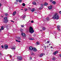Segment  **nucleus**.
<instances>
[{
  "mask_svg": "<svg viewBox=\"0 0 61 61\" xmlns=\"http://www.w3.org/2000/svg\"><path fill=\"white\" fill-rule=\"evenodd\" d=\"M52 18L54 19H56V20H58L59 19V17L58 14L57 13H55L53 15V16L52 17Z\"/></svg>",
  "mask_w": 61,
  "mask_h": 61,
  "instance_id": "nucleus-1",
  "label": "nucleus"
},
{
  "mask_svg": "<svg viewBox=\"0 0 61 61\" xmlns=\"http://www.w3.org/2000/svg\"><path fill=\"white\" fill-rule=\"evenodd\" d=\"M29 32L30 33H33L34 32V30L32 27H30Z\"/></svg>",
  "mask_w": 61,
  "mask_h": 61,
  "instance_id": "nucleus-2",
  "label": "nucleus"
},
{
  "mask_svg": "<svg viewBox=\"0 0 61 61\" xmlns=\"http://www.w3.org/2000/svg\"><path fill=\"white\" fill-rule=\"evenodd\" d=\"M4 22L5 23H7L8 22V20H7V17H5L4 18Z\"/></svg>",
  "mask_w": 61,
  "mask_h": 61,
  "instance_id": "nucleus-3",
  "label": "nucleus"
},
{
  "mask_svg": "<svg viewBox=\"0 0 61 61\" xmlns=\"http://www.w3.org/2000/svg\"><path fill=\"white\" fill-rule=\"evenodd\" d=\"M22 59V58L20 56H19L17 57V59L19 60H21Z\"/></svg>",
  "mask_w": 61,
  "mask_h": 61,
  "instance_id": "nucleus-4",
  "label": "nucleus"
},
{
  "mask_svg": "<svg viewBox=\"0 0 61 61\" xmlns=\"http://www.w3.org/2000/svg\"><path fill=\"white\" fill-rule=\"evenodd\" d=\"M21 35L23 37H26V35L25 33L22 32L21 33Z\"/></svg>",
  "mask_w": 61,
  "mask_h": 61,
  "instance_id": "nucleus-5",
  "label": "nucleus"
},
{
  "mask_svg": "<svg viewBox=\"0 0 61 61\" xmlns=\"http://www.w3.org/2000/svg\"><path fill=\"white\" fill-rule=\"evenodd\" d=\"M43 4H41V6L39 8V9L41 10L42 9L43 7Z\"/></svg>",
  "mask_w": 61,
  "mask_h": 61,
  "instance_id": "nucleus-6",
  "label": "nucleus"
},
{
  "mask_svg": "<svg viewBox=\"0 0 61 61\" xmlns=\"http://www.w3.org/2000/svg\"><path fill=\"white\" fill-rule=\"evenodd\" d=\"M8 46L7 45H5V49H7L8 48Z\"/></svg>",
  "mask_w": 61,
  "mask_h": 61,
  "instance_id": "nucleus-7",
  "label": "nucleus"
},
{
  "mask_svg": "<svg viewBox=\"0 0 61 61\" xmlns=\"http://www.w3.org/2000/svg\"><path fill=\"white\" fill-rule=\"evenodd\" d=\"M32 50H33V51H37V49H36V48H33L32 49Z\"/></svg>",
  "mask_w": 61,
  "mask_h": 61,
  "instance_id": "nucleus-8",
  "label": "nucleus"
},
{
  "mask_svg": "<svg viewBox=\"0 0 61 61\" xmlns=\"http://www.w3.org/2000/svg\"><path fill=\"white\" fill-rule=\"evenodd\" d=\"M29 48L30 50H33V47H32V46H30L29 47Z\"/></svg>",
  "mask_w": 61,
  "mask_h": 61,
  "instance_id": "nucleus-9",
  "label": "nucleus"
},
{
  "mask_svg": "<svg viewBox=\"0 0 61 61\" xmlns=\"http://www.w3.org/2000/svg\"><path fill=\"white\" fill-rule=\"evenodd\" d=\"M16 38L17 39V40H21V38L19 37H16Z\"/></svg>",
  "mask_w": 61,
  "mask_h": 61,
  "instance_id": "nucleus-10",
  "label": "nucleus"
},
{
  "mask_svg": "<svg viewBox=\"0 0 61 61\" xmlns=\"http://www.w3.org/2000/svg\"><path fill=\"white\" fill-rule=\"evenodd\" d=\"M58 28V30H60V26L58 25L57 26Z\"/></svg>",
  "mask_w": 61,
  "mask_h": 61,
  "instance_id": "nucleus-11",
  "label": "nucleus"
},
{
  "mask_svg": "<svg viewBox=\"0 0 61 61\" xmlns=\"http://www.w3.org/2000/svg\"><path fill=\"white\" fill-rule=\"evenodd\" d=\"M35 9H32L31 10V11L32 12H34L35 11Z\"/></svg>",
  "mask_w": 61,
  "mask_h": 61,
  "instance_id": "nucleus-12",
  "label": "nucleus"
},
{
  "mask_svg": "<svg viewBox=\"0 0 61 61\" xmlns=\"http://www.w3.org/2000/svg\"><path fill=\"white\" fill-rule=\"evenodd\" d=\"M57 53H58V51H56L54 52L53 54L55 55L56 54H57Z\"/></svg>",
  "mask_w": 61,
  "mask_h": 61,
  "instance_id": "nucleus-13",
  "label": "nucleus"
},
{
  "mask_svg": "<svg viewBox=\"0 0 61 61\" xmlns=\"http://www.w3.org/2000/svg\"><path fill=\"white\" fill-rule=\"evenodd\" d=\"M32 4H33V5H36V2L35 1H33L32 2Z\"/></svg>",
  "mask_w": 61,
  "mask_h": 61,
  "instance_id": "nucleus-14",
  "label": "nucleus"
},
{
  "mask_svg": "<svg viewBox=\"0 0 61 61\" xmlns=\"http://www.w3.org/2000/svg\"><path fill=\"white\" fill-rule=\"evenodd\" d=\"M5 27L7 29H8V28H9V26H8V25H7Z\"/></svg>",
  "mask_w": 61,
  "mask_h": 61,
  "instance_id": "nucleus-15",
  "label": "nucleus"
},
{
  "mask_svg": "<svg viewBox=\"0 0 61 61\" xmlns=\"http://www.w3.org/2000/svg\"><path fill=\"white\" fill-rule=\"evenodd\" d=\"M29 40H34V39L33 38H29Z\"/></svg>",
  "mask_w": 61,
  "mask_h": 61,
  "instance_id": "nucleus-16",
  "label": "nucleus"
},
{
  "mask_svg": "<svg viewBox=\"0 0 61 61\" xmlns=\"http://www.w3.org/2000/svg\"><path fill=\"white\" fill-rule=\"evenodd\" d=\"M15 47L14 46H13L11 48V49H14V50H15Z\"/></svg>",
  "mask_w": 61,
  "mask_h": 61,
  "instance_id": "nucleus-17",
  "label": "nucleus"
},
{
  "mask_svg": "<svg viewBox=\"0 0 61 61\" xmlns=\"http://www.w3.org/2000/svg\"><path fill=\"white\" fill-rule=\"evenodd\" d=\"M44 5L45 6L46 5H48V3H45L44 4Z\"/></svg>",
  "mask_w": 61,
  "mask_h": 61,
  "instance_id": "nucleus-18",
  "label": "nucleus"
},
{
  "mask_svg": "<svg viewBox=\"0 0 61 61\" xmlns=\"http://www.w3.org/2000/svg\"><path fill=\"white\" fill-rule=\"evenodd\" d=\"M48 8L49 9H52V6H49Z\"/></svg>",
  "mask_w": 61,
  "mask_h": 61,
  "instance_id": "nucleus-19",
  "label": "nucleus"
},
{
  "mask_svg": "<svg viewBox=\"0 0 61 61\" xmlns=\"http://www.w3.org/2000/svg\"><path fill=\"white\" fill-rule=\"evenodd\" d=\"M16 13V11H15L13 14V15H15V14Z\"/></svg>",
  "mask_w": 61,
  "mask_h": 61,
  "instance_id": "nucleus-20",
  "label": "nucleus"
},
{
  "mask_svg": "<svg viewBox=\"0 0 61 61\" xmlns=\"http://www.w3.org/2000/svg\"><path fill=\"white\" fill-rule=\"evenodd\" d=\"M43 56V54H41L39 56L40 57H42V56Z\"/></svg>",
  "mask_w": 61,
  "mask_h": 61,
  "instance_id": "nucleus-21",
  "label": "nucleus"
},
{
  "mask_svg": "<svg viewBox=\"0 0 61 61\" xmlns=\"http://www.w3.org/2000/svg\"><path fill=\"white\" fill-rule=\"evenodd\" d=\"M15 41H16V42H18L19 43H20V41H18L17 40H16Z\"/></svg>",
  "mask_w": 61,
  "mask_h": 61,
  "instance_id": "nucleus-22",
  "label": "nucleus"
},
{
  "mask_svg": "<svg viewBox=\"0 0 61 61\" xmlns=\"http://www.w3.org/2000/svg\"><path fill=\"white\" fill-rule=\"evenodd\" d=\"M52 59L53 60H56V58H55V57H53V58H52Z\"/></svg>",
  "mask_w": 61,
  "mask_h": 61,
  "instance_id": "nucleus-23",
  "label": "nucleus"
},
{
  "mask_svg": "<svg viewBox=\"0 0 61 61\" xmlns=\"http://www.w3.org/2000/svg\"><path fill=\"white\" fill-rule=\"evenodd\" d=\"M1 29L2 30H4V27H3V26H2L1 27Z\"/></svg>",
  "mask_w": 61,
  "mask_h": 61,
  "instance_id": "nucleus-24",
  "label": "nucleus"
},
{
  "mask_svg": "<svg viewBox=\"0 0 61 61\" xmlns=\"http://www.w3.org/2000/svg\"><path fill=\"white\" fill-rule=\"evenodd\" d=\"M25 4L24 3H23L22 4V5L23 6H25Z\"/></svg>",
  "mask_w": 61,
  "mask_h": 61,
  "instance_id": "nucleus-25",
  "label": "nucleus"
},
{
  "mask_svg": "<svg viewBox=\"0 0 61 61\" xmlns=\"http://www.w3.org/2000/svg\"><path fill=\"white\" fill-rule=\"evenodd\" d=\"M52 3L54 4V5H55V4H56V2L55 1H53L52 2Z\"/></svg>",
  "mask_w": 61,
  "mask_h": 61,
  "instance_id": "nucleus-26",
  "label": "nucleus"
},
{
  "mask_svg": "<svg viewBox=\"0 0 61 61\" xmlns=\"http://www.w3.org/2000/svg\"><path fill=\"white\" fill-rule=\"evenodd\" d=\"M46 20H47V21L49 20V18L47 17L46 18Z\"/></svg>",
  "mask_w": 61,
  "mask_h": 61,
  "instance_id": "nucleus-27",
  "label": "nucleus"
},
{
  "mask_svg": "<svg viewBox=\"0 0 61 61\" xmlns=\"http://www.w3.org/2000/svg\"><path fill=\"white\" fill-rule=\"evenodd\" d=\"M36 45H39V42H36Z\"/></svg>",
  "mask_w": 61,
  "mask_h": 61,
  "instance_id": "nucleus-28",
  "label": "nucleus"
},
{
  "mask_svg": "<svg viewBox=\"0 0 61 61\" xmlns=\"http://www.w3.org/2000/svg\"><path fill=\"white\" fill-rule=\"evenodd\" d=\"M24 10L25 11H27V9L26 8H25Z\"/></svg>",
  "mask_w": 61,
  "mask_h": 61,
  "instance_id": "nucleus-29",
  "label": "nucleus"
},
{
  "mask_svg": "<svg viewBox=\"0 0 61 61\" xmlns=\"http://www.w3.org/2000/svg\"><path fill=\"white\" fill-rule=\"evenodd\" d=\"M45 29H46V28H45V27H43V28L42 29L43 30H45Z\"/></svg>",
  "mask_w": 61,
  "mask_h": 61,
  "instance_id": "nucleus-30",
  "label": "nucleus"
},
{
  "mask_svg": "<svg viewBox=\"0 0 61 61\" xmlns=\"http://www.w3.org/2000/svg\"><path fill=\"white\" fill-rule=\"evenodd\" d=\"M19 1L20 3H21L22 2V0H19Z\"/></svg>",
  "mask_w": 61,
  "mask_h": 61,
  "instance_id": "nucleus-31",
  "label": "nucleus"
},
{
  "mask_svg": "<svg viewBox=\"0 0 61 61\" xmlns=\"http://www.w3.org/2000/svg\"><path fill=\"white\" fill-rule=\"evenodd\" d=\"M20 31H23V29H21L20 30Z\"/></svg>",
  "mask_w": 61,
  "mask_h": 61,
  "instance_id": "nucleus-32",
  "label": "nucleus"
},
{
  "mask_svg": "<svg viewBox=\"0 0 61 61\" xmlns=\"http://www.w3.org/2000/svg\"><path fill=\"white\" fill-rule=\"evenodd\" d=\"M25 15H24L23 16V18H25Z\"/></svg>",
  "mask_w": 61,
  "mask_h": 61,
  "instance_id": "nucleus-33",
  "label": "nucleus"
},
{
  "mask_svg": "<svg viewBox=\"0 0 61 61\" xmlns=\"http://www.w3.org/2000/svg\"><path fill=\"white\" fill-rule=\"evenodd\" d=\"M30 60H31V59H32V57H30Z\"/></svg>",
  "mask_w": 61,
  "mask_h": 61,
  "instance_id": "nucleus-34",
  "label": "nucleus"
},
{
  "mask_svg": "<svg viewBox=\"0 0 61 61\" xmlns=\"http://www.w3.org/2000/svg\"><path fill=\"white\" fill-rule=\"evenodd\" d=\"M31 23H34V21H33V20H32L31 21Z\"/></svg>",
  "mask_w": 61,
  "mask_h": 61,
  "instance_id": "nucleus-35",
  "label": "nucleus"
},
{
  "mask_svg": "<svg viewBox=\"0 0 61 61\" xmlns=\"http://www.w3.org/2000/svg\"><path fill=\"white\" fill-rule=\"evenodd\" d=\"M21 26V27H24V25H22Z\"/></svg>",
  "mask_w": 61,
  "mask_h": 61,
  "instance_id": "nucleus-36",
  "label": "nucleus"
},
{
  "mask_svg": "<svg viewBox=\"0 0 61 61\" xmlns=\"http://www.w3.org/2000/svg\"><path fill=\"white\" fill-rule=\"evenodd\" d=\"M49 43V41H47V43Z\"/></svg>",
  "mask_w": 61,
  "mask_h": 61,
  "instance_id": "nucleus-37",
  "label": "nucleus"
},
{
  "mask_svg": "<svg viewBox=\"0 0 61 61\" xmlns=\"http://www.w3.org/2000/svg\"><path fill=\"white\" fill-rule=\"evenodd\" d=\"M1 47L2 48H4V46H2Z\"/></svg>",
  "mask_w": 61,
  "mask_h": 61,
  "instance_id": "nucleus-38",
  "label": "nucleus"
},
{
  "mask_svg": "<svg viewBox=\"0 0 61 61\" xmlns=\"http://www.w3.org/2000/svg\"><path fill=\"white\" fill-rule=\"evenodd\" d=\"M10 21L11 22H13V23H14V21H13L12 20H11Z\"/></svg>",
  "mask_w": 61,
  "mask_h": 61,
  "instance_id": "nucleus-39",
  "label": "nucleus"
},
{
  "mask_svg": "<svg viewBox=\"0 0 61 61\" xmlns=\"http://www.w3.org/2000/svg\"><path fill=\"white\" fill-rule=\"evenodd\" d=\"M5 15H7L8 14H7V13H5Z\"/></svg>",
  "mask_w": 61,
  "mask_h": 61,
  "instance_id": "nucleus-40",
  "label": "nucleus"
},
{
  "mask_svg": "<svg viewBox=\"0 0 61 61\" xmlns=\"http://www.w3.org/2000/svg\"><path fill=\"white\" fill-rule=\"evenodd\" d=\"M2 29H0V32H1V31H2Z\"/></svg>",
  "mask_w": 61,
  "mask_h": 61,
  "instance_id": "nucleus-41",
  "label": "nucleus"
},
{
  "mask_svg": "<svg viewBox=\"0 0 61 61\" xmlns=\"http://www.w3.org/2000/svg\"><path fill=\"white\" fill-rule=\"evenodd\" d=\"M10 58H11V57H12V56L11 55H10Z\"/></svg>",
  "mask_w": 61,
  "mask_h": 61,
  "instance_id": "nucleus-42",
  "label": "nucleus"
},
{
  "mask_svg": "<svg viewBox=\"0 0 61 61\" xmlns=\"http://www.w3.org/2000/svg\"><path fill=\"white\" fill-rule=\"evenodd\" d=\"M59 13H60L61 14V11H59Z\"/></svg>",
  "mask_w": 61,
  "mask_h": 61,
  "instance_id": "nucleus-43",
  "label": "nucleus"
},
{
  "mask_svg": "<svg viewBox=\"0 0 61 61\" xmlns=\"http://www.w3.org/2000/svg\"><path fill=\"white\" fill-rule=\"evenodd\" d=\"M53 47L52 46H51V48H53Z\"/></svg>",
  "mask_w": 61,
  "mask_h": 61,
  "instance_id": "nucleus-44",
  "label": "nucleus"
},
{
  "mask_svg": "<svg viewBox=\"0 0 61 61\" xmlns=\"http://www.w3.org/2000/svg\"><path fill=\"white\" fill-rule=\"evenodd\" d=\"M1 5H2L1 4V3H0V6H1Z\"/></svg>",
  "mask_w": 61,
  "mask_h": 61,
  "instance_id": "nucleus-45",
  "label": "nucleus"
},
{
  "mask_svg": "<svg viewBox=\"0 0 61 61\" xmlns=\"http://www.w3.org/2000/svg\"><path fill=\"white\" fill-rule=\"evenodd\" d=\"M45 48H46V46H44Z\"/></svg>",
  "mask_w": 61,
  "mask_h": 61,
  "instance_id": "nucleus-46",
  "label": "nucleus"
},
{
  "mask_svg": "<svg viewBox=\"0 0 61 61\" xmlns=\"http://www.w3.org/2000/svg\"><path fill=\"white\" fill-rule=\"evenodd\" d=\"M59 56H60V57H61V54H60Z\"/></svg>",
  "mask_w": 61,
  "mask_h": 61,
  "instance_id": "nucleus-47",
  "label": "nucleus"
},
{
  "mask_svg": "<svg viewBox=\"0 0 61 61\" xmlns=\"http://www.w3.org/2000/svg\"><path fill=\"white\" fill-rule=\"evenodd\" d=\"M16 2H18V0H16Z\"/></svg>",
  "mask_w": 61,
  "mask_h": 61,
  "instance_id": "nucleus-48",
  "label": "nucleus"
},
{
  "mask_svg": "<svg viewBox=\"0 0 61 61\" xmlns=\"http://www.w3.org/2000/svg\"><path fill=\"white\" fill-rule=\"evenodd\" d=\"M15 4H17V3H16V2H15Z\"/></svg>",
  "mask_w": 61,
  "mask_h": 61,
  "instance_id": "nucleus-49",
  "label": "nucleus"
},
{
  "mask_svg": "<svg viewBox=\"0 0 61 61\" xmlns=\"http://www.w3.org/2000/svg\"><path fill=\"white\" fill-rule=\"evenodd\" d=\"M34 55V53H33L32 54V55Z\"/></svg>",
  "mask_w": 61,
  "mask_h": 61,
  "instance_id": "nucleus-50",
  "label": "nucleus"
},
{
  "mask_svg": "<svg viewBox=\"0 0 61 61\" xmlns=\"http://www.w3.org/2000/svg\"><path fill=\"white\" fill-rule=\"evenodd\" d=\"M52 0H50V1H51V2H52Z\"/></svg>",
  "mask_w": 61,
  "mask_h": 61,
  "instance_id": "nucleus-51",
  "label": "nucleus"
},
{
  "mask_svg": "<svg viewBox=\"0 0 61 61\" xmlns=\"http://www.w3.org/2000/svg\"><path fill=\"white\" fill-rule=\"evenodd\" d=\"M46 47H48V45L46 46Z\"/></svg>",
  "mask_w": 61,
  "mask_h": 61,
  "instance_id": "nucleus-52",
  "label": "nucleus"
},
{
  "mask_svg": "<svg viewBox=\"0 0 61 61\" xmlns=\"http://www.w3.org/2000/svg\"><path fill=\"white\" fill-rule=\"evenodd\" d=\"M21 10H23V9H21Z\"/></svg>",
  "mask_w": 61,
  "mask_h": 61,
  "instance_id": "nucleus-53",
  "label": "nucleus"
},
{
  "mask_svg": "<svg viewBox=\"0 0 61 61\" xmlns=\"http://www.w3.org/2000/svg\"><path fill=\"white\" fill-rule=\"evenodd\" d=\"M43 21H44V22H45V20H43Z\"/></svg>",
  "mask_w": 61,
  "mask_h": 61,
  "instance_id": "nucleus-54",
  "label": "nucleus"
},
{
  "mask_svg": "<svg viewBox=\"0 0 61 61\" xmlns=\"http://www.w3.org/2000/svg\"><path fill=\"white\" fill-rule=\"evenodd\" d=\"M49 45H50V44H49Z\"/></svg>",
  "mask_w": 61,
  "mask_h": 61,
  "instance_id": "nucleus-55",
  "label": "nucleus"
},
{
  "mask_svg": "<svg viewBox=\"0 0 61 61\" xmlns=\"http://www.w3.org/2000/svg\"><path fill=\"white\" fill-rule=\"evenodd\" d=\"M0 54H1V53H0Z\"/></svg>",
  "mask_w": 61,
  "mask_h": 61,
  "instance_id": "nucleus-56",
  "label": "nucleus"
},
{
  "mask_svg": "<svg viewBox=\"0 0 61 61\" xmlns=\"http://www.w3.org/2000/svg\"><path fill=\"white\" fill-rule=\"evenodd\" d=\"M41 30V31H42V30Z\"/></svg>",
  "mask_w": 61,
  "mask_h": 61,
  "instance_id": "nucleus-57",
  "label": "nucleus"
},
{
  "mask_svg": "<svg viewBox=\"0 0 61 61\" xmlns=\"http://www.w3.org/2000/svg\"><path fill=\"white\" fill-rule=\"evenodd\" d=\"M46 43H45V44H46Z\"/></svg>",
  "mask_w": 61,
  "mask_h": 61,
  "instance_id": "nucleus-58",
  "label": "nucleus"
},
{
  "mask_svg": "<svg viewBox=\"0 0 61 61\" xmlns=\"http://www.w3.org/2000/svg\"><path fill=\"white\" fill-rule=\"evenodd\" d=\"M46 41H45V42Z\"/></svg>",
  "mask_w": 61,
  "mask_h": 61,
  "instance_id": "nucleus-59",
  "label": "nucleus"
}]
</instances>
